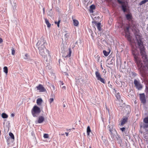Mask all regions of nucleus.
Returning <instances> with one entry per match:
<instances>
[{"label": "nucleus", "instance_id": "50", "mask_svg": "<svg viewBox=\"0 0 148 148\" xmlns=\"http://www.w3.org/2000/svg\"><path fill=\"white\" fill-rule=\"evenodd\" d=\"M14 116V114L13 113H12L11 114V117H13Z\"/></svg>", "mask_w": 148, "mask_h": 148}, {"label": "nucleus", "instance_id": "61", "mask_svg": "<svg viewBox=\"0 0 148 148\" xmlns=\"http://www.w3.org/2000/svg\"><path fill=\"white\" fill-rule=\"evenodd\" d=\"M101 68H102V69H103V67H102V65H101Z\"/></svg>", "mask_w": 148, "mask_h": 148}, {"label": "nucleus", "instance_id": "35", "mask_svg": "<svg viewBox=\"0 0 148 148\" xmlns=\"http://www.w3.org/2000/svg\"><path fill=\"white\" fill-rule=\"evenodd\" d=\"M103 53L104 55L106 56H108L109 54V53L107 52L106 50H103Z\"/></svg>", "mask_w": 148, "mask_h": 148}, {"label": "nucleus", "instance_id": "48", "mask_svg": "<svg viewBox=\"0 0 148 148\" xmlns=\"http://www.w3.org/2000/svg\"><path fill=\"white\" fill-rule=\"evenodd\" d=\"M129 28L128 27H126V30L127 32H128L129 31Z\"/></svg>", "mask_w": 148, "mask_h": 148}, {"label": "nucleus", "instance_id": "19", "mask_svg": "<svg viewBox=\"0 0 148 148\" xmlns=\"http://www.w3.org/2000/svg\"><path fill=\"white\" fill-rule=\"evenodd\" d=\"M122 9L124 12H126L127 10V6L125 4H123L121 5Z\"/></svg>", "mask_w": 148, "mask_h": 148}, {"label": "nucleus", "instance_id": "3", "mask_svg": "<svg viewBox=\"0 0 148 148\" xmlns=\"http://www.w3.org/2000/svg\"><path fill=\"white\" fill-rule=\"evenodd\" d=\"M140 130H144L145 132L148 131V117L145 118L143 119V122L140 123Z\"/></svg>", "mask_w": 148, "mask_h": 148}, {"label": "nucleus", "instance_id": "15", "mask_svg": "<svg viewBox=\"0 0 148 148\" xmlns=\"http://www.w3.org/2000/svg\"><path fill=\"white\" fill-rule=\"evenodd\" d=\"M125 16L127 20L129 21L131 20L132 18V15L131 14H126Z\"/></svg>", "mask_w": 148, "mask_h": 148}, {"label": "nucleus", "instance_id": "44", "mask_svg": "<svg viewBox=\"0 0 148 148\" xmlns=\"http://www.w3.org/2000/svg\"><path fill=\"white\" fill-rule=\"evenodd\" d=\"M117 2L120 4H123L124 2L121 0H117Z\"/></svg>", "mask_w": 148, "mask_h": 148}, {"label": "nucleus", "instance_id": "45", "mask_svg": "<svg viewBox=\"0 0 148 148\" xmlns=\"http://www.w3.org/2000/svg\"><path fill=\"white\" fill-rule=\"evenodd\" d=\"M53 101V98H50L49 99V102L50 103H51Z\"/></svg>", "mask_w": 148, "mask_h": 148}, {"label": "nucleus", "instance_id": "56", "mask_svg": "<svg viewBox=\"0 0 148 148\" xmlns=\"http://www.w3.org/2000/svg\"><path fill=\"white\" fill-rule=\"evenodd\" d=\"M62 88L63 89V88H64V89H65L66 88V87L65 86H63V87H62Z\"/></svg>", "mask_w": 148, "mask_h": 148}, {"label": "nucleus", "instance_id": "38", "mask_svg": "<svg viewBox=\"0 0 148 148\" xmlns=\"http://www.w3.org/2000/svg\"><path fill=\"white\" fill-rule=\"evenodd\" d=\"M116 97L118 99H120V95L119 93H117L116 95Z\"/></svg>", "mask_w": 148, "mask_h": 148}, {"label": "nucleus", "instance_id": "33", "mask_svg": "<svg viewBox=\"0 0 148 148\" xmlns=\"http://www.w3.org/2000/svg\"><path fill=\"white\" fill-rule=\"evenodd\" d=\"M11 50L12 51V54L13 55H14L15 53V51L14 48L12 47L11 48Z\"/></svg>", "mask_w": 148, "mask_h": 148}, {"label": "nucleus", "instance_id": "32", "mask_svg": "<svg viewBox=\"0 0 148 148\" xmlns=\"http://www.w3.org/2000/svg\"><path fill=\"white\" fill-rule=\"evenodd\" d=\"M3 71L6 74H7L8 73V69L7 67L4 66L3 67Z\"/></svg>", "mask_w": 148, "mask_h": 148}, {"label": "nucleus", "instance_id": "46", "mask_svg": "<svg viewBox=\"0 0 148 148\" xmlns=\"http://www.w3.org/2000/svg\"><path fill=\"white\" fill-rule=\"evenodd\" d=\"M92 23L93 24H95L96 26H97V24L98 23L97 22V21H92Z\"/></svg>", "mask_w": 148, "mask_h": 148}, {"label": "nucleus", "instance_id": "52", "mask_svg": "<svg viewBox=\"0 0 148 148\" xmlns=\"http://www.w3.org/2000/svg\"><path fill=\"white\" fill-rule=\"evenodd\" d=\"M43 14H45V8H43Z\"/></svg>", "mask_w": 148, "mask_h": 148}, {"label": "nucleus", "instance_id": "31", "mask_svg": "<svg viewBox=\"0 0 148 148\" xmlns=\"http://www.w3.org/2000/svg\"><path fill=\"white\" fill-rule=\"evenodd\" d=\"M148 1V0H144L141 1L139 3L140 5H142L143 4L145 3Z\"/></svg>", "mask_w": 148, "mask_h": 148}, {"label": "nucleus", "instance_id": "11", "mask_svg": "<svg viewBox=\"0 0 148 148\" xmlns=\"http://www.w3.org/2000/svg\"><path fill=\"white\" fill-rule=\"evenodd\" d=\"M36 88H37V90H39L40 92H44L46 91V89L43 87V86L41 84H39L38 86H37Z\"/></svg>", "mask_w": 148, "mask_h": 148}, {"label": "nucleus", "instance_id": "57", "mask_svg": "<svg viewBox=\"0 0 148 148\" xmlns=\"http://www.w3.org/2000/svg\"><path fill=\"white\" fill-rule=\"evenodd\" d=\"M110 81H108V84H110Z\"/></svg>", "mask_w": 148, "mask_h": 148}, {"label": "nucleus", "instance_id": "1", "mask_svg": "<svg viewBox=\"0 0 148 148\" xmlns=\"http://www.w3.org/2000/svg\"><path fill=\"white\" fill-rule=\"evenodd\" d=\"M47 45L46 40L43 38H41L40 40H39L36 44V46L39 50V53L42 56L44 57V59L46 62H48V60L46 58L47 54L48 56L50 57L49 51L45 47V46Z\"/></svg>", "mask_w": 148, "mask_h": 148}, {"label": "nucleus", "instance_id": "60", "mask_svg": "<svg viewBox=\"0 0 148 148\" xmlns=\"http://www.w3.org/2000/svg\"><path fill=\"white\" fill-rule=\"evenodd\" d=\"M65 107V105L64 104V105H63V107Z\"/></svg>", "mask_w": 148, "mask_h": 148}, {"label": "nucleus", "instance_id": "9", "mask_svg": "<svg viewBox=\"0 0 148 148\" xmlns=\"http://www.w3.org/2000/svg\"><path fill=\"white\" fill-rule=\"evenodd\" d=\"M115 135V138L117 143L120 145V146L122 147L123 146V144L122 143V139L120 136L117 134Z\"/></svg>", "mask_w": 148, "mask_h": 148}, {"label": "nucleus", "instance_id": "64", "mask_svg": "<svg viewBox=\"0 0 148 148\" xmlns=\"http://www.w3.org/2000/svg\"><path fill=\"white\" fill-rule=\"evenodd\" d=\"M107 66H108V67H109V68H110V67H109L107 65Z\"/></svg>", "mask_w": 148, "mask_h": 148}, {"label": "nucleus", "instance_id": "63", "mask_svg": "<svg viewBox=\"0 0 148 148\" xmlns=\"http://www.w3.org/2000/svg\"><path fill=\"white\" fill-rule=\"evenodd\" d=\"M140 131V132L141 133H142L143 132L141 131Z\"/></svg>", "mask_w": 148, "mask_h": 148}, {"label": "nucleus", "instance_id": "51", "mask_svg": "<svg viewBox=\"0 0 148 148\" xmlns=\"http://www.w3.org/2000/svg\"><path fill=\"white\" fill-rule=\"evenodd\" d=\"M97 60H98L97 61L99 62V59L100 58V57L97 56Z\"/></svg>", "mask_w": 148, "mask_h": 148}, {"label": "nucleus", "instance_id": "37", "mask_svg": "<svg viewBox=\"0 0 148 148\" xmlns=\"http://www.w3.org/2000/svg\"><path fill=\"white\" fill-rule=\"evenodd\" d=\"M131 75L133 77H135L137 75V74L134 72H132L131 73Z\"/></svg>", "mask_w": 148, "mask_h": 148}, {"label": "nucleus", "instance_id": "4", "mask_svg": "<svg viewBox=\"0 0 148 148\" xmlns=\"http://www.w3.org/2000/svg\"><path fill=\"white\" fill-rule=\"evenodd\" d=\"M108 129L111 137L112 138H114L115 135L117 134V132L113 124L111 123L109 125L108 127Z\"/></svg>", "mask_w": 148, "mask_h": 148}, {"label": "nucleus", "instance_id": "40", "mask_svg": "<svg viewBox=\"0 0 148 148\" xmlns=\"http://www.w3.org/2000/svg\"><path fill=\"white\" fill-rule=\"evenodd\" d=\"M51 88L52 91H54L55 90V87L53 85H51Z\"/></svg>", "mask_w": 148, "mask_h": 148}, {"label": "nucleus", "instance_id": "39", "mask_svg": "<svg viewBox=\"0 0 148 148\" xmlns=\"http://www.w3.org/2000/svg\"><path fill=\"white\" fill-rule=\"evenodd\" d=\"M43 137L45 138H49L48 134H44Z\"/></svg>", "mask_w": 148, "mask_h": 148}, {"label": "nucleus", "instance_id": "28", "mask_svg": "<svg viewBox=\"0 0 148 148\" xmlns=\"http://www.w3.org/2000/svg\"><path fill=\"white\" fill-rule=\"evenodd\" d=\"M126 37L127 38V40L130 42H131L132 39L131 36L129 34H127L126 35Z\"/></svg>", "mask_w": 148, "mask_h": 148}, {"label": "nucleus", "instance_id": "27", "mask_svg": "<svg viewBox=\"0 0 148 148\" xmlns=\"http://www.w3.org/2000/svg\"><path fill=\"white\" fill-rule=\"evenodd\" d=\"M101 23H98L97 24V28L98 29V30L101 31Z\"/></svg>", "mask_w": 148, "mask_h": 148}, {"label": "nucleus", "instance_id": "53", "mask_svg": "<svg viewBox=\"0 0 148 148\" xmlns=\"http://www.w3.org/2000/svg\"><path fill=\"white\" fill-rule=\"evenodd\" d=\"M65 134H66V136H68L69 134L68 133L65 132Z\"/></svg>", "mask_w": 148, "mask_h": 148}, {"label": "nucleus", "instance_id": "54", "mask_svg": "<svg viewBox=\"0 0 148 148\" xmlns=\"http://www.w3.org/2000/svg\"><path fill=\"white\" fill-rule=\"evenodd\" d=\"M108 86L109 87H111L112 86V85L111 84H109Z\"/></svg>", "mask_w": 148, "mask_h": 148}, {"label": "nucleus", "instance_id": "36", "mask_svg": "<svg viewBox=\"0 0 148 148\" xmlns=\"http://www.w3.org/2000/svg\"><path fill=\"white\" fill-rule=\"evenodd\" d=\"M64 36L65 37V40H67L69 37V34H65Z\"/></svg>", "mask_w": 148, "mask_h": 148}, {"label": "nucleus", "instance_id": "5", "mask_svg": "<svg viewBox=\"0 0 148 148\" xmlns=\"http://www.w3.org/2000/svg\"><path fill=\"white\" fill-rule=\"evenodd\" d=\"M41 112L40 108L36 106H34L32 109L31 112L34 117H37Z\"/></svg>", "mask_w": 148, "mask_h": 148}, {"label": "nucleus", "instance_id": "42", "mask_svg": "<svg viewBox=\"0 0 148 148\" xmlns=\"http://www.w3.org/2000/svg\"><path fill=\"white\" fill-rule=\"evenodd\" d=\"M113 60H112V59L110 62H108V63H107V65H109L110 64H113Z\"/></svg>", "mask_w": 148, "mask_h": 148}, {"label": "nucleus", "instance_id": "47", "mask_svg": "<svg viewBox=\"0 0 148 148\" xmlns=\"http://www.w3.org/2000/svg\"><path fill=\"white\" fill-rule=\"evenodd\" d=\"M28 61L29 63L31 64H32L34 62H34H33L32 61H31V60H29V61Z\"/></svg>", "mask_w": 148, "mask_h": 148}, {"label": "nucleus", "instance_id": "8", "mask_svg": "<svg viewBox=\"0 0 148 148\" xmlns=\"http://www.w3.org/2000/svg\"><path fill=\"white\" fill-rule=\"evenodd\" d=\"M134 84L136 89L138 90H140L142 88V86L140 84L139 80L135 79L134 80Z\"/></svg>", "mask_w": 148, "mask_h": 148}, {"label": "nucleus", "instance_id": "23", "mask_svg": "<svg viewBox=\"0 0 148 148\" xmlns=\"http://www.w3.org/2000/svg\"><path fill=\"white\" fill-rule=\"evenodd\" d=\"M87 136H90V133L91 132V130L90 127L88 126L87 127Z\"/></svg>", "mask_w": 148, "mask_h": 148}, {"label": "nucleus", "instance_id": "12", "mask_svg": "<svg viewBox=\"0 0 148 148\" xmlns=\"http://www.w3.org/2000/svg\"><path fill=\"white\" fill-rule=\"evenodd\" d=\"M134 60L137 64L138 65H140L141 64V61L140 58L135 54H134Z\"/></svg>", "mask_w": 148, "mask_h": 148}, {"label": "nucleus", "instance_id": "30", "mask_svg": "<svg viewBox=\"0 0 148 148\" xmlns=\"http://www.w3.org/2000/svg\"><path fill=\"white\" fill-rule=\"evenodd\" d=\"M1 116L4 119L7 118L8 117V115L5 113H3Z\"/></svg>", "mask_w": 148, "mask_h": 148}, {"label": "nucleus", "instance_id": "7", "mask_svg": "<svg viewBox=\"0 0 148 148\" xmlns=\"http://www.w3.org/2000/svg\"><path fill=\"white\" fill-rule=\"evenodd\" d=\"M95 74L96 77L98 80H99L101 82L104 84H105V80L104 79L101 78L100 73L98 71H97L95 72Z\"/></svg>", "mask_w": 148, "mask_h": 148}, {"label": "nucleus", "instance_id": "20", "mask_svg": "<svg viewBox=\"0 0 148 148\" xmlns=\"http://www.w3.org/2000/svg\"><path fill=\"white\" fill-rule=\"evenodd\" d=\"M42 102V100L41 98H38L36 101V103L38 105H40Z\"/></svg>", "mask_w": 148, "mask_h": 148}, {"label": "nucleus", "instance_id": "24", "mask_svg": "<svg viewBox=\"0 0 148 148\" xmlns=\"http://www.w3.org/2000/svg\"><path fill=\"white\" fill-rule=\"evenodd\" d=\"M73 23L74 26H77L79 24V22L78 21L75 19H73Z\"/></svg>", "mask_w": 148, "mask_h": 148}, {"label": "nucleus", "instance_id": "55", "mask_svg": "<svg viewBox=\"0 0 148 148\" xmlns=\"http://www.w3.org/2000/svg\"><path fill=\"white\" fill-rule=\"evenodd\" d=\"M61 85H63L64 83H63V82H61Z\"/></svg>", "mask_w": 148, "mask_h": 148}, {"label": "nucleus", "instance_id": "41", "mask_svg": "<svg viewBox=\"0 0 148 148\" xmlns=\"http://www.w3.org/2000/svg\"><path fill=\"white\" fill-rule=\"evenodd\" d=\"M60 21L59 20L58 22H55V23L56 24H57L58 27L59 26V24L60 23Z\"/></svg>", "mask_w": 148, "mask_h": 148}, {"label": "nucleus", "instance_id": "17", "mask_svg": "<svg viewBox=\"0 0 148 148\" xmlns=\"http://www.w3.org/2000/svg\"><path fill=\"white\" fill-rule=\"evenodd\" d=\"M101 139L106 145H108V142L106 138H105V137H104L103 136H102L101 137Z\"/></svg>", "mask_w": 148, "mask_h": 148}, {"label": "nucleus", "instance_id": "16", "mask_svg": "<svg viewBox=\"0 0 148 148\" xmlns=\"http://www.w3.org/2000/svg\"><path fill=\"white\" fill-rule=\"evenodd\" d=\"M95 9V5L92 4L90 7L89 11L90 13H93V10Z\"/></svg>", "mask_w": 148, "mask_h": 148}, {"label": "nucleus", "instance_id": "2", "mask_svg": "<svg viewBox=\"0 0 148 148\" xmlns=\"http://www.w3.org/2000/svg\"><path fill=\"white\" fill-rule=\"evenodd\" d=\"M136 38L138 48L139 49L140 51L145 50L142 37L139 35L137 34L136 35Z\"/></svg>", "mask_w": 148, "mask_h": 148}, {"label": "nucleus", "instance_id": "58", "mask_svg": "<svg viewBox=\"0 0 148 148\" xmlns=\"http://www.w3.org/2000/svg\"><path fill=\"white\" fill-rule=\"evenodd\" d=\"M64 73H65V75H68V74L66 72H64Z\"/></svg>", "mask_w": 148, "mask_h": 148}, {"label": "nucleus", "instance_id": "29", "mask_svg": "<svg viewBox=\"0 0 148 148\" xmlns=\"http://www.w3.org/2000/svg\"><path fill=\"white\" fill-rule=\"evenodd\" d=\"M120 130L122 131V132L123 133L124 132H125V128L124 127H123L120 128ZM125 136H128V135H128L127 133H126L125 132Z\"/></svg>", "mask_w": 148, "mask_h": 148}, {"label": "nucleus", "instance_id": "22", "mask_svg": "<svg viewBox=\"0 0 148 148\" xmlns=\"http://www.w3.org/2000/svg\"><path fill=\"white\" fill-rule=\"evenodd\" d=\"M72 51L71 49L70 48H69V52L68 54L65 57V58L66 57H69L71 56V53Z\"/></svg>", "mask_w": 148, "mask_h": 148}, {"label": "nucleus", "instance_id": "43", "mask_svg": "<svg viewBox=\"0 0 148 148\" xmlns=\"http://www.w3.org/2000/svg\"><path fill=\"white\" fill-rule=\"evenodd\" d=\"M117 2L120 4H123L124 2L121 0H117Z\"/></svg>", "mask_w": 148, "mask_h": 148}, {"label": "nucleus", "instance_id": "14", "mask_svg": "<svg viewBox=\"0 0 148 148\" xmlns=\"http://www.w3.org/2000/svg\"><path fill=\"white\" fill-rule=\"evenodd\" d=\"M76 83L78 85H82L84 84L85 82V80L82 78H80L77 79L76 81Z\"/></svg>", "mask_w": 148, "mask_h": 148}, {"label": "nucleus", "instance_id": "59", "mask_svg": "<svg viewBox=\"0 0 148 148\" xmlns=\"http://www.w3.org/2000/svg\"><path fill=\"white\" fill-rule=\"evenodd\" d=\"M64 134H61L60 135H64Z\"/></svg>", "mask_w": 148, "mask_h": 148}, {"label": "nucleus", "instance_id": "62", "mask_svg": "<svg viewBox=\"0 0 148 148\" xmlns=\"http://www.w3.org/2000/svg\"><path fill=\"white\" fill-rule=\"evenodd\" d=\"M77 41L75 42V44H77Z\"/></svg>", "mask_w": 148, "mask_h": 148}, {"label": "nucleus", "instance_id": "18", "mask_svg": "<svg viewBox=\"0 0 148 148\" xmlns=\"http://www.w3.org/2000/svg\"><path fill=\"white\" fill-rule=\"evenodd\" d=\"M24 59L25 60H27L28 61L29 60H31L33 62H34V60L30 59L29 58V55L27 53H26L25 54V56L24 57Z\"/></svg>", "mask_w": 148, "mask_h": 148}, {"label": "nucleus", "instance_id": "13", "mask_svg": "<svg viewBox=\"0 0 148 148\" xmlns=\"http://www.w3.org/2000/svg\"><path fill=\"white\" fill-rule=\"evenodd\" d=\"M44 120L45 119L44 117L42 116H40L38 118V120L36 121L35 122L36 124L41 123L43 122Z\"/></svg>", "mask_w": 148, "mask_h": 148}, {"label": "nucleus", "instance_id": "34", "mask_svg": "<svg viewBox=\"0 0 148 148\" xmlns=\"http://www.w3.org/2000/svg\"><path fill=\"white\" fill-rule=\"evenodd\" d=\"M9 136L11 137V138L12 139L14 140V134H13V133H12L11 132H10L9 133Z\"/></svg>", "mask_w": 148, "mask_h": 148}, {"label": "nucleus", "instance_id": "6", "mask_svg": "<svg viewBox=\"0 0 148 148\" xmlns=\"http://www.w3.org/2000/svg\"><path fill=\"white\" fill-rule=\"evenodd\" d=\"M140 53L142 56V59L145 64H148V59L146 54L145 50L140 51Z\"/></svg>", "mask_w": 148, "mask_h": 148}, {"label": "nucleus", "instance_id": "21", "mask_svg": "<svg viewBox=\"0 0 148 148\" xmlns=\"http://www.w3.org/2000/svg\"><path fill=\"white\" fill-rule=\"evenodd\" d=\"M127 117H126L123 118L122 120H121V125H123L125 124L126 122L127 121Z\"/></svg>", "mask_w": 148, "mask_h": 148}, {"label": "nucleus", "instance_id": "10", "mask_svg": "<svg viewBox=\"0 0 148 148\" xmlns=\"http://www.w3.org/2000/svg\"><path fill=\"white\" fill-rule=\"evenodd\" d=\"M140 97L141 102L144 104L146 102V99H145V95L144 93L140 94Z\"/></svg>", "mask_w": 148, "mask_h": 148}, {"label": "nucleus", "instance_id": "25", "mask_svg": "<svg viewBox=\"0 0 148 148\" xmlns=\"http://www.w3.org/2000/svg\"><path fill=\"white\" fill-rule=\"evenodd\" d=\"M45 22L47 25V27H51V24L49 23L48 20L47 19H45Z\"/></svg>", "mask_w": 148, "mask_h": 148}, {"label": "nucleus", "instance_id": "26", "mask_svg": "<svg viewBox=\"0 0 148 148\" xmlns=\"http://www.w3.org/2000/svg\"><path fill=\"white\" fill-rule=\"evenodd\" d=\"M47 14L48 16H52L53 13L52 9H51L48 11L47 12Z\"/></svg>", "mask_w": 148, "mask_h": 148}, {"label": "nucleus", "instance_id": "49", "mask_svg": "<svg viewBox=\"0 0 148 148\" xmlns=\"http://www.w3.org/2000/svg\"><path fill=\"white\" fill-rule=\"evenodd\" d=\"M3 42V40L2 39L0 38V43H1Z\"/></svg>", "mask_w": 148, "mask_h": 148}]
</instances>
